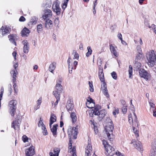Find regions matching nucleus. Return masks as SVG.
<instances>
[{"instance_id":"obj_59","label":"nucleus","mask_w":156,"mask_h":156,"mask_svg":"<svg viewBox=\"0 0 156 156\" xmlns=\"http://www.w3.org/2000/svg\"><path fill=\"white\" fill-rule=\"evenodd\" d=\"M68 1H69V0H66V1H65V2L63 4L62 8H64V6H65L64 8H66L67 5V3H68Z\"/></svg>"},{"instance_id":"obj_49","label":"nucleus","mask_w":156,"mask_h":156,"mask_svg":"<svg viewBox=\"0 0 156 156\" xmlns=\"http://www.w3.org/2000/svg\"><path fill=\"white\" fill-rule=\"evenodd\" d=\"M111 75L112 78L115 80L117 79V75L116 73L115 72H113L111 73Z\"/></svg>"},{"instance_id":"obj_34","label":"nucleus","mask_w":156,"mask_h":156,"mask_svg":"<svg viewBox=\"0 0 156 156\" xmlns=\"http://www.w3.org/2000/svg\"><path fill=\"white\" fill-rule=\"evenodd\" d=\"M61 92H59L58 91L55 90L53 91V94L55 97L56 98H60L59 96V93Z\"/></svg>"},{"instance_id":"obj_63","label":"nucleus","mask_w":156,"mask_h":156,"mask_svg":"<svg viewBox=\"0 0 156 156\" xmlns=\"http://www.w3.org/2000/svg\"><path fill=\"white\" fill-rule=\"evenodd\" d=\"M59 152V150L58 148H55L54 150V152L55 153H58H58Z\"/></svg>"},{"instance_id":"obj_43","label":"nucleus","mask_w":156,"mask_h":156,"mask_svg":"<svg viewBox=\"0 0 156 156\" xmlns=\"http://www.w3.org/2000/svg\"><path fill=\"white\" fill-rule=\"evenodd\" d=\"M106 89H107L106 84L105 82H103L101 85V90L102 91Z\"/></svg>"},{"instance_id":"obj_12","label":"nucleus","mask_w":156,"mask_h":156,"mask_svg":"<svg viewBox=\"0 0 156 156\" xmlns=\"http://www.w3.org/2000/svg\"><path fill=\"white\" fill-rule=\"evenodd\" d=\"M140 76L141 77H143L147 80H148L150 74L143 69L140 68L139 70Z\"/></svg>"},{"instance_id":"obj_55","label":"nucleus","mask_w":156,"mask_h":156,"mask_svg":"<svg viewBox=\"0 0 156 156\" xmlns=\"http://www.w3.org/2000/svg\"><path fill=\"white\" fill-rule=\"evenodd\" d=\"M106 120L108 122L110 123V124H113L112 121L109 117L107 118Z\"/></svg>"},{"instance_id":"obj_42","label":"nucleus","mask_w":156,"mask_h":156,"mask_svg":"<svg viewBox=\"0 0 156 156\" xmlns=\"http://www.w3.org/2000/svg\"><path fill=\"white\" fill-rule=\"evenodd\" d=\"M133 129L134 132V133L136 135V137L139 136L138 133V130L136 129V128L134 127L133 126Z\"/></svg>"},{"instance_id":"obj_58","label":"nucleus","mask_w":156,"mask_h":156,"mask_svg":"<svg viewBox=\"0 0 156 156\" xmlns=\"http://www.w3.org/2000/svg\"><path fill=\"white\" fill-rule=\"evenodd\" d=\"M62 80L61 79H59L57 81V84L56 85H61Z\"/></svg>"},{"instance_id":"obj_21","label":"nucleus","mask_w":156,"mask_h":156,"mask_svg":"<svg viewBox=\"0 0 156 156\" xmlns=\"http://www.w3.org/2000/svg\"><path fill=\"white\" fill-rule=\"evenodd\" d=\"M58 126V125L57 124H54L52 127L51 125L50 126L51 131L54 136L57 135V131Z\"/></svg>"},{"instance_id":"obj_29","label":"nucleus","mask_w":156,"mask_h":156,"mask_svg":"<svg viewBox=\"0 0 156 156\" xmlns=\"http://www.w3.org/2000/svg\"><path fill=\"white\" fill-rule=\"evenodd\" d=\"M10 73L13 78V79H12V82L14 83L16 82V71L15 70H12L11 71Z\"/></svg>"},{"instance_id":"obj_51","label":"nucleus","mask_w":156,"mask_h":156,"mask_svg":"<svg viewBox=\"0 0 156 156\" xmlns=\"http://www.w3.org/2000/svg\"><path fill=\"white\" fill-rule=\"evenodd\" d=\"M103 144L104 145V146L105 148V147H107V146H108V145H109L108 144L107 141L105 140H102Z\"/></svg>"},{"instance_id":"obj_5","label":"nucleus","mask_w":156,"mask_h":156,"mask_svg":"<svg viewBox=\"0 0 156 156\" xmlns=\"http://www.w3.org/2000/svg\"><path fill=\"white\" fill-rule=\"evenodd\" d=\"M114 129L113 124H110L109 126L106 127L105 130L107 135L110 141H112L114 138V136L113 134V130Z\"/></svg>"},{"instance_id":"obj_14","label":"nucleus","mask_w":156,"mask_h":156,"mask_svg":"<svg viewBox=\"0 0 156 156\" xmlns=\"http://www.w3.org/2000/svg\"><path fill=\"white\" fill-rule=\"evenodd\" d=\"M11 31V28L6 26H2L0 29V31L2 33L3 36L9 34Z\"/></svg>"},{"instance_id":"obj_46","label":"nucleus","mask_w":156,"mask_h":156,"mask_svg":"<svg viewBox=\"0 0 156 156\" xmlns=\"http://www.w3.org/2000/svg\"><path fill=\"white\" fill-rule=\"evenodd\" d=\"M102 91L103 92L104 95L106 96L108 98L109 97V95L108 94L107 89L103 90H102Z\"/></svg>"},{"instance_id":"obj_11","label":"nucleus","mask_w":156,"mask_h":156,"mask_svg":"<svg viewBox=\"0 0 156 156\" xmlns=\"http://www.w3.org/2000/svg\"><path fill=\"white\" fill-rule=\"evenodd\" d=\"M44 14L42 16L44 20L49 19L51 18L52 16V11L48 9H45L44 11Z\"/></svg>"},{"instance_id":"obj_13","label":"nucleus","mask_w":156,"mask_h":156,"mask_svg":"<svg viewBox=\"0 0 156 156\" xmlns=\"http://www.w3.org/2000/svg\"><path fill=\"white\" fill-rule=\"evenodd\" d=\"M131 143L133 144L135 148L138 151L142 153L143 149L141 143L140 141L133 140H132Z\"/></svg>"},{"instance_id":"obj_15","label":"nucleus","mask_w":156,"mask_h":156,"mask_svg":"<svg viewBox=\"0 0 156 156\" xmlns=\"http://www.w3.org/2000/svg\"><path fill=\"white\" fill-rule=\"evenodd\" d=\"M26 156H32L35 154L34 147L32 145L25 151Z\"/></svg>"},{"instance_id":"obj_10","label":"nucleus","mask_w":156,"mask_h":156,"mask_svg":"<svg viewBox=\"0 0 156 156\" xmlns=\"http://www.w3.org/2000/svg\"><path fill=\"white\" fill-rule=\"evenodd\" d=\"M105 148L106 151L105 153V155L107 156H113L115 153L114 148L110 145H108Z\"/></svg>"},{"instance_id":"obj_38","label":"nucleus","mask_w":156,"mask_h":156,"mask_svg":"<svg viewBox=\"0 0 156 156\" xmlns=\"http://www.w3.org/2000/svg\"><path fill=\"white\" fill-rule=\"evenodd\" d=\"M17 35L15 34H10L8 36V37L9 39H17Z\"/></svg>"},{"instance_id":"obj_32","label":"nucleus","mask_w":156,"mask_h":156,"mask_svg":"<svg viewBox=\"0 0 156 156\" xmlns=\"http://www.w3.org/2000/svg\"><path fill=\"white\" fill-rule=\"evenodd\" d=\"M72 55H73V59H76L78 60L79 58V55L75 50H73V51Z\"/></svg>"},{"instance_id":"obj_19","label":"nucleus","mask_w":156,"mask_h":156,"mask_svg":"<svg viewBox=\"0 0 156 156\" xmlns=\"http://www.w3.org/2000/svg\"><path fill=\"white\" fill-rule=\"evenodd\" d=\"M92 150V148L91 145L90 144H88L86 148V156H90Z\"/></svg>"},{"instance_id":"obj_22","label":"nucleus","mask_w":156,"mask_h":156,"mask_svg":"<svg viewBox=\"0 0 156 156\" xmlns=\"http://www.w3.org/2000/svg\"><path fill=\"white\" fill-rule=\"evenodd\" d=\"M46 20L45 23V27L48 29H50L53 26L52 21L50 20L49 19L46 20Z\"/></svg>"},{"instance_id":"obj_33","label":"nucleus","mask_w":156,"mask_h":156,"mask_svg":"<svg viewBox=\"0 0 156 156\" xmlns=\"http://www.w3.org/2000/svg\"><path fill=\"white\" fill-rule=\"evenodd\" d=\"M148 102L151 107L150 110L151 111V110H154V109H155V105L153 103L152 101L151 100H150Z\"/></svg>"},{"instance_id":"obj_45","label":"nucleus","mask_w":156,"mask_h":156,"mask_svg":"<svg viewBox=\"0 0 156 156\" xmlns=\"http://www.w3.org/2000/svg\"><path fill=\"white\" fill-rule=\"evenodd\" d=\"M41 129L42 130V133L43 135H46L48 134V133L45 126L43 127Z\"/></svg>"},{"instance_id":"obj_30","label":"nucleus","mask_w":156,"mask_h":156,"mask_svg":"<svg viewBox=\"0 0 156 156\" xmlns=\"http://www.w3.org/2000/svg\"><path fill=\"white\" fill-rule=\"evenodd\" d=\"M135 62L134 64V69L136 70H139L141 66V63L136 61H135Z\"/></svg>"},{"instance_id":"obj_62","label":"nucleus","mask_w":156,"mask_h":156,"mask_svg":"<svg viewBox=\"0 0 156 156\" xmlns=\"http://www.w3.org/2000/svg\"><path fill=\"white\" fill-rule=\"evenodd\" d=\"M151 27H153V30L154 33H156V26L154 25V24H152L151 25Z\"/></svg>"},{"instance_id":"obj_7","label":"nucleus","mask_w":156,"mask_h":156,"mask_svg":"<svg viewBox=\"0 0 156 156\" xmlns=\"http://www.w3.org/2000/svg\"><path fill=\"white\" fill-rule=\"evenodd\" d=\"M17 118H15L14 121L12 123V127L15 129L18 130L20 129V126L21 123V116L19 114L17 115Z\"/></svg>"},{"instance_id":"obj_23","label":"nucleus","mask_w":156,"mask_h":156,"mask_svg":"<svg viewBox=\"0 0 156 156\" xmlns=\"http://www.w3.org/2000/svg\"><path fill=\"white\" fill-rule=\"evenodd\" d=\"M56 63L55 62H53L50 65L48 70L52 73H53V71L55 69L56 67Z\"/></svg>"},{"instance_id":"obj_64","label":"nucleus","mask_w":156,"mask_h":156,"mask_svg":"<svg viewBox=\"0 0 156 156\" xmlns=\"http://www.w3.org/2000/svg\"><path fill=\"white\" fill-rule=\"evenodd\" d=\"M17 54V53L15 51H14L12 53V55L14 58L15 60L16 59V55Z\"/></svg>"},{"instance_id":"obj_35","label":"nucleus","mask_w":156,"mask_h":156,"mask_svg":"<svg viewBox=\"0 0 156 156\" xmlns=\"http://www.w3.org/2000/svg\"><path fill=\"white\" fill-rule=\"evenodd\" d=\"M87 49L88 51L86 53V55L87 57H88L91 54L92 52V50L91 48L89 46L87 47Z\"/></svg>"},{"instance_id":"obj_56","label":"nucleus","mask_w":156,"mask_h":156,"mask_svg":"<svg viewBox=\"0 0 156 156\" xmlns=\"http://www.w3.org/2000/svg\"><path fill=\"white\" fill-rule=\"evenodd\" d=\"M25 20L26 19L24 16H21L19 19V21L20 22H24L25 21Z\"/></svg>"},{"instance_id":"obj_20","label":"nucleus","mask_w":156,"mask_h":156,"mask_svg":"<svg viewBox=\"0 0 156 156\" xmlns=\"http://www.w3.org/2000/svg\"><path fill=\"white\" fill-rule=\"evenodd\" d=\"M156 151V144L155 143H152V148L151 150L150 153V156H155Z\"/></svg>"},{"instance_id":"obj_37","label":"nucleus","mask_w":156,"mask_h":156,"mask_svg":"<svg viewBox=\"0 0 156 156\" xmlns=\"http://www.w3.org/2000/svg\"><path fill=\"white\" fill-rule=\"evenodd\" d=\"M100 68V67L99 68L98 76L99 77L102 76L104 77V73L103 72V69L102 67Z\"/></svg>"},{"instance_id":"obj_52","label":"nucleus","mask_w":156,"mask_h":156,"mask_svg":"<svg viewBox=\"0 0 156 156\" xmlns=\"http://www.w3.org/2000/svg\"><path fill=\"white\" fill-rule=\"evenodd\" d=\"M119 112V109L118 108H115L113 112V115L115 116L116 114H118Z\"/></svg>"},{"instance_id":"obj_57","label":"nucleus","mask_w":156,"mask_h":156,"mask_svg":"<svg viewBox=\"0 0 156 156\" xmlns=\"http://www.w3.org/2000/svg\"><path fill=\"white\" fill-rule=\"evenodd\" d=\"M115 154H116L118 156H124V154H122L121 153L119 152L118 151H116L115 152Z\"/></svg>"},{"instance_id":"obj_61","label":"nucleus","mask_w":156,"mask_h":156,"mask_svg":"<svg viewBox=\"0 0 156 156\" xmlns=\"http://www.w3.org/2000/svg\"><path fill=\"white\" fill-rule=\"evenodd\" d=\"M49 154L51 156H58V153H53L52 152H50Z\"/></svg>"},{"instance_id":"obj_26","label":"nucleus","mask_w":156,"mask_h":156,"mask_svg":"<svg viewBox=\"0 0 156 156\" xmlns=\"http://www.w3.org/2000/svg\"><path fill=\"white\" fill-rule=\"evenodd\" d=\"M114 45L111 44L110 45V49L111 52L116 57L117 56V55L116 52V48L115 46Z\"/></svg>"},{"instance_id":"obj_53","label":"nucleus","mask_w":156,"mask_h":156,"mask_svg":"<svg viewBox=\"0 0 156 156\" xmlns=\"http://www.w3.org/2000/svg\"><path fill=\"white\" fill-rule=\"evenodd\" d=\"M126 106H123L122 108V112L124 114L126 113L127 111Z\"/></svg>"},{"instance_id":"obj_4","label":"nucleus","mask_w":156,"mask_h":156,"mask_svg":"<svg viewBox=\"0 0 156 156\" xmlns=\"http://www.w3.org/2000/svg\"><path fill=\"white\" fill-rule=\"evenodd\" d=\"M77 126H76L75 127H69L68 129V133L69 135V143H70V140L71 142L72 143V138L73 136V138L76 139L77 138Z\"/></svg>"},{"instance_id":"obj_47","label":"nucleus","mask_w":156,"mask_h":156,"mask_svg":"<svg viewBox=\"0 0 156 156\" xmlns=\"http://www.w3.org/2000/svg\"><path fill=\"white\" fill-rule=\"evenodd\" d=\"M38 126L39 127H41V128L43 127H44L45 126L44 125V123H43L42 121L40 120L38 124Z\"/></svg>"},{"instance_id":"obj_28","label":"nucleus","mask_w":156,"mask_h":156,"mask_svg":"<svg viewBox=\"0 0 156 156\" xmlns=\"http://www.w3.org/2000/svg\"><path fill=\"white\" fill-rule=\"evenodd\" d=\"M86 106L89 108H95L96 106L95 105V103L94 102H87L86 103Z\"/></svg>"},{"instance_id":"obj_16","label":"nucleus","mask_w":156,"mask_h":156,"mask_svg":"<svg viewBox=\"0 0 156 156\" xmlns=\"http://www.w3.org/2000/svg\"><path fill=\"white\" fill-rule=\"evenodd\" d=\"M22 43L24 45L23 47V51L24 53L27 54L28 53L29 50L28 43L26 40H24L23 41Z\"/></svg>"},{"instance_id":"obj_39","label":"nucleus","mask_w":156,"mask_h":156,"mask_svg":"<svg viewBox=\"0 0 156 156\" xmlns=\"http://www.w3.org/2000/svg\"><path fill=\"white\" fill-rule=\"evenodd\" d=\"M129 78H131V76L132 75L133 73V69L131 65H129Z\"/></svg>"},{"instance_id":"obj_54","label":"nucleus","mask_w":156,"mask_h":156,"mask_svg":"<svg viewBox=\"0 0 156 156\" xmlns=\"http://www.w3.org/2000/svg\"><path fill=\"white\" fill-rule=\"evenodd\" d=\"M22 139L24 142H26L27 141L28 138L26 135H24L23 136Z\"/></svg>"},{"instance_id":"obj_2","label":"nucleus","mask_w":156,"mask_h":156,"mask_svg":"<svg viewBox=\"0 0 156 156\" xmlns=\"http://www.w3.org/2000/svg\"><path fill=\"white\" fill-rule=\"evenodd\" d=\"M147 63L150 67H153L156 61V55L153 50L150 51L147 55Z\"/></svg>"},{"instance_id":"obj_18","label":"nucleus","mask_w":156,"mask_h":156,"mask_svg":"<svg viewBox=\"0 0 156 156\" xmlns=\"http://www.w3.org/2000/svg\"><path fill=\"white\" fill-rule=\"evenodd\" d=\"M29 30L25 27L21 31V35L22 37H28L30 33Z\"/></svg>"},{"instance_id":"obj_9","label":"nucleus","mask_w":156,"mask_h":156,"mask_svg":"<svg viewBox=\"0 0 156 156\" xmlns=\"http://www.w3.org/2000/svg\"><path fill=\"white\" fill-rule=\"evenodd\" d=\"M52 8L53 11L55 12L57 15L60 14L61 9L59 7V3L58 0H57L53 3Z\"/></svg>"},{"instance_id":"obj_48","label":"nucleus","mask_w":156,"mask_h":156,"mask_svg":"<svg viewBox=\"0 0 156 156\" xmlns=\"http://www.w3.org/2000/svg\"><path fill=\"white\" fill-rule=\"evenodd\" d=\"M136 51L137 53H142L141 46L140 45H138L136 47Z\"/></svg>"},{"instance_id":"obj_60","label":"nucleus","mask_w":156,"mask_h":156,"mask_svg":"<svg viewBox=\"0 0 156 156\" xmlns=\"http://www.w3.org/2000/svg\"><path fill=\"white\" fill-rule=\"evenodd\" d=\"M97 0H96L94 3L93 10H95V13H94V14H95L96 13L95 8L97 3Z\"/></svg>"},{"instance_id":"obj_25","label":"nucleus","mask_w":156,"mask_h":156,"mask_svg":"<svg viewBox=\"0 0 156 156\" xmlns=\"http://www.w3.org/2000/svg\"><path fill=\"white\" fill-rule=\"evenodd\" d=\"M66 108L69 111H72L73 108V105L70 100H69L67 102Z\"/></svg>"},{"instance_id":"obj_17","label":"nucleus","mask_w":156,"mask_h":156,"mask_svg":"<svg viewBox=\"0 0 156 156\" xmlns=\"http://www.w3.org/2000/svg\"><path fill=\"white\" fill-rule=\"evenodd\" d=\"M70 141V143L69 144V148L68 150V152L69 153H72V156H76V155L75 153L76 151V148L74 146L72 148V143H71Z\"/></svg>"},{"instance_id":"obj_3","label":"nucleus","mask_w":156,"mask_h":156,"mask_svg":"<svg viewBox=\"0 0 156 156\" xmlns=\"http://www.w3.org/2000/svg\"><path fill=\"white\" fill-rule=\"evenodd\" d=\"M17 104V101L15 100H12L9 101L8 104L9 112L11 116L12 117L15 114Z\"/></svg>"},{"instance_id":"obj_50","label":"nucleus","mask_w":156,"mask_h":156,"mask_svg":"<svg viewBox=\"0 0 156 156\" xmlns=\"http://www.w3.org/2000/svg\"><path fill=\"white\" fill-rule=\"evenodd\" d=\"M41 102L42 98H40L37 101V105L39 106H40V105H41Z\"/></svg>"},{"instance_id":"obj_36","label":"nucleus","mask_w":156,"mask_h":156,"mask_svg":"<svg viewBox=\"0 0 156 156\" xmlns=\"http://www.w3.org/2000/svg\"><path fill=\"white\" fill-rule=\"evenodd\" d=\"M55 89L59 92H62V87L61 85H56L55 86Z\"/></svg>"},{"instance_id":"obj_8","label":"nucleus","mask_w":156,"mask_h":156,"mask_svg":"<svg viewBox=\"0 0 156 156\" xmlns=\"http://www.w3.org/2000/svg\"><path fill=\"white\" fill-rule=\"evenodd\" d=\"M133 116H131V114H129V122L130 125L133 126V124H137V126H138V121L137 120V118L135 113L134 112V110L133 112Z\"/></svg>"},{"instance_id":"obj_24","label":"nucleus","mask_w":156,"mask_h":156,"mask_svg":"<svg viewBox=\"0 0 156 156\" xmlns=\"http://www.w3.org/2000/svg\"><path fill=\"white\" fill-rule=\"evenodd\" d=\"M56 120V117L55 115L54 114H51L49 120V126H51Z\"/></svg>"},{"instance_id":"obj_6","label":"nucleus","mask_w":156,"mask_h":156,"mask_svg":"<svg viewBox=\"0 0 156 156\" xmlns=\"http://www.w3.org/2000/svg\"><path fill=\"white\" fill-rule=\"evenodd\" d=\"M67 63L68 65L69 73H71L72 72V69H75L76 68L78 62L77 61H75L73 63L71 57L69 56L67 60Z\"/></svg>"},{"instance_id":"obj_40","label":"nucleus","mask_w":156,"mask_h":156,"mask_svg":"<svg viewBox=\"0 0 156 156\" xmlns=\"http://www.w3.org/2000/svg\"><path fill=\"white\" fill-rule=\"evenodd\" d=\"M37 30L38 33L41 31L42 29V25L41 24H40L38 25L37 26Z\"/></svg>"},{"instance_id":"obj_31","label":"nucleus","mask_w":156,"mask_h":156,"mask_svg":"<svg viewBox=\"0 0 156 156\" xmlns=\"http://www.w3.org/2000/svg\"><path fill=\"white\" fill-rule=\"evenodd\" d=\"M38 19V18H36L35 17H34L30 20V21L29 22V23L30 24L32 25H35L37 23Z\"/></svg>"},{"instance_id":"obj_27","label":"nucleus","mask_w":156,"mask_h":156,"mask_svg":"<svg viewBox=\"0 0 156 156\" xmlns=\"http://www.w3.org/2000/svg\"><path fill=\"white\" fill-rule=\"evenodd\" d=\"M70 117L71 118L73 123H75L77 120V117L76 114L74 112H72L70 114Z\"/></svg>"},{"instance_id":"obj_41","label":"nucleus","mask_w":156,"mask_h":156,"mask_svg":"<svg viewBox=\"0 0 156 156\" xmlns=\"http://www.w3.org/2000/svg\"><path fill=\"white\" fill-rule=\"evenodd\" d=\"M142 57V53H137L135 59V61H136V60H138L140 59Z\"/></svg>"},{"instance_id":"obj_1","label":"nucleus","mask_w":156,"mask_h":156,"mask_svg":"<svg viewBox=\"0 0 156 156\" xmlns=\"http://www.w3.org/2000/svg\"><path fill=\"white\" fill-rule=\"evenodd\" d=\"M101 108V106L100 105H97L95 108L94 109L88 111L89 116L92 117L94 114L96 115L99 116L98 118V119L99 121L101 120L106 114V112L105 109H103L99 111V110Z\"/></svg>"},{"instance_id":"obj_44","label":"nucleus","mask_w":156,"mask_h":156,"mask_svg":"<svg viewBox=\"0 0 156 156\" xmlns=\"http://www.w3.org/2000/svg\"><path fill=\"white\" fill-rule=\"evenodd\" d=\"M89 87L90 88V91L91 92H93L94 90V89L93 88V86L92 82L89 81Z\"/></svg>"}]
</instances>
